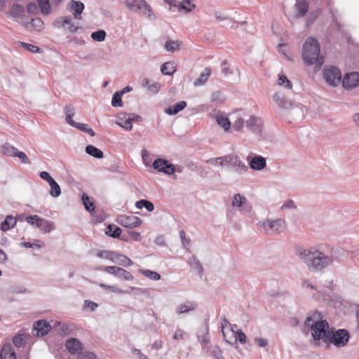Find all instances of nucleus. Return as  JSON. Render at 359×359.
<instances>
[{
    "label": "nucleus",
    "mask_w": 359,
    "mask_h": 359,
    "mask_svg": "<svg viewBox=\"0 0 359 359\" xmlns=\"http://www.w3.org/2000/svg\"><path fill=\"white\" fill-rule=\"evenodd\" d=\"M301 258L311 270H321L324 267L330 264L332 259L325 256L318 250L311 252L310 250H304L301 253Z\"/></svg>",
    "instance_id": "1"
},
{
    "label": "nucleus",
    "mask_w": 359,
    "mask_h": 359,
    "mask_svg": "<svg viewBox=\"0 0 359 359\" xmlns=\"http://www.w3.org/2000/svg\"><path fill=\"white\" fill-rule=\"evenodd\" d=\"M319 55L320 46L317 40L311 37L308 38L303 46V60L309 65L317 64L320 66L323 63V60Z\"/></svg>",
    "instance_id": "2"
},
{
    "label": "nucleus",
    "mask_w": 359,
    "mask_h": 359,
    "mask_svg": "<svg viewBox=\"0 0 359 359\" xmlns=\"http://www.w3.org/2000/svg\"><path fill=\"white\" fill-rule=\"evenodd\" d=\"M305 325L307 327L311 326V334L315 339H323L327 342L331 337V330H330L329 325L326 320L316 321L313 323L310 316L306 318Z\"/></svg>",
    "instance_id": "3"
},
{
    "label": "nucleus",
    "mask_w": 359,
    "mask_h": 359,
    "mask_svg": "<svg viewBox=\"0 0 359 359\" xmlns=\"http://www.w3.org/2000/svg\"><path fill=\"white\" fill-rule=\"evenodd\" d=\"M65 112L66 115V121L72 126L79 129L81 131L86 132L88 133L90 136H95V133L94 130L89 128L88 124L85 123H79L75 122L72 117L74 116V108L71 105H68L65 107Z\"/></svg>",
    "instance_id": "4"
},
{
    "label": "nucleus",
    "mask_w": 359,
    "mask_h": 359,
    "mask_svg": "<svg viewBox=\"0 0 359 359\" xmlns=\"http://www.w3.org/2000/svg\"><path fill=\"white\" fill-rule=\"evenodd\" d=\"M323 76L327 83L333 86H337L341 81V72L338 68L334 67L325 68Z\"/></svg>",
    "instance_id": "5"
},
{
    "label": "nucleus",
    "mask_w": 359,
    "mask_h": 359,
    "mask_svg": "<svg viewBox=\"0 0 359 359\" xmlns=\"http://www.w3.org/2000/svg\"><path fill=\"white\" fill-rule=\"evenodd\" d=\"M126 5L131 11H142L143 13L149 18L153 15L150 6L144 0H126Z\"/></svg>",
    "instance_id": "6"
},
{
    "label": "nucleus",
    "mask_w": 359,
    "mask_h": 359,
    "mask_svg": "<svg viewBox=\"0 0 359 359\" xmlns=\"http://www.w3.org/2000/svg\"><path fill=\"white\" fill-rule=\"evenodd\" d=\"M103 270L107 273L114 275L120 279L125 280H133L134 279V276L129 271L118 266H104Z\"/></svg>",
    "instance_id": "7"
},
{
    "label": "nucleus",
    "mask_w": 359,
    "mask_h": 359,
    "mask_svg": "<svg viewBox=\"0 0 359 359\" xmlns=\"http://www.w3.org/2000/svg\"><path fill=\"white\" fill-rule=\"evenodd\" d=\"M215 161H219V163L221 165H223L224 164L227 163H232L236 168H237V170H239L241 172L242 171H246L248 169V167L245 165L244 163H243L238 156H233L231 155L225 156L221 158H216Z\"/></svg>",
    "instance_id": "8"
},
{
    "label": "nucleus",
    "mask_w": 359,
    "mask_h": 359,
    "mask_svg": "<svg viewBox=\"0 0 359 359\" xmlns=\"http://www.w3.org/2000/svg\"><path fill=\"white\" fill-rule=\"evenodd\" d=\"M263 227L267 233H279L285 230V222L280 219L264 222Z\"/></svg>",
    "instance_id": "9"
},
{
    "label": "nucleus",
    "mask_w": 359,
    "mask_h": 359,
    "mask_svg": "<svg viewBox=\"0 0 359 359\" xmlns=\"http://www.w3.org/2000/svg\"><path fill=\"white\" fill-rule=\"evenodd\" d=\"M117 222L121 226L131 229L139 226L142 223L141 219L138 217L133 215H119L117 219Z\"/></svg>",
    "instance_id": "10"
},
{
    "label": "nucleus",
    "mask_w": 359,
    "mask_h": 359,
    "mask_svg": "<svg viewBox=\"0 0 359 359\" xmlns=\"http://www.w3.org/2000/svg\"><path fill=\"white\" fill-rule=\"evenodd\" d=\"M349 334L345 330H339L335 333L331 331V337L328 340L337 346H344L348 341Z\"/></svg>",
    "instance_id": "11"
},
{
    "label": "nucleus",
    "mask_w": 359,
    "mask_h": 359,
    "mask_svg": "<svg viewBox=\"0 0 359 359\" xmlns=\"http://www.w3.org/2000/svg\"><path fill=\"white\" fill-rule=\"evenodd\" d=\"M153 167L158 172H162L167 175H171L175 171L174 165L162 158L156 159L153 163Z\"/></svg>",
    "instance_id": "12"
},
{
    "label": "nucleus",
    "mask_w": 359,
    "mask_h": 359,
    "mask_svg": "<svg viewBox=\"0 0 359 359\" xmlns=\"http://www.w3.org/2000/svg\"><path fill=\"white\" fill-rule=\"evenodd\" d=\"M359 84V74L357 72H351L346 74L342 81V85L344 88L351 89L356 87Z\"/></svg>",
    "instance_id": "13"
},
{
    "label": "nucleus",
    "mask_w": 359,
    "mask_h": 359,
    "mask_svg": "<svg viewBox=\"0 0 359 359\" xmlns=\"http://www.w3.org/2000/svg\"><path fill=\"white\" fill-rule=\"evenodd\" d=\"M50 330V325L46 320H39L34 325L33 334L36 336H44Z\"/></svg>",
    "instance_id": "14"
},
{
    "label": "nucleus",
    "mask_w": 359,
    "mask_h": 359,
    "mask_svg": "<svg viewBox=\"0 0 359 359\" xmlns=\"http://www.w3.org/2000/svg\"><path fill=\"white\" fill-rule=\"evenodd\" d=\"M222 332L223 334V337L224 340L230 344H234L236 343V332L231 327L230 325H222Z\"/></svg>",
    "instance_id": "15"
},
{
    "label": "nucleus",
    "mask_w": 359,
    "mask_h": 359,
    "mask_svg": "<svg viewBox=\"0 0 359 359\" xmlns=\"http://www.w3.org/2000/svg\"><path fill=\"white\" fill-rule=\"evenodd\" d=\"M133 118L129 114H121L117 117L116 123L126 130H131L133 128Z\"/></svg>",
    "instance_id": "16"
},
{
    "label": "nucleus",
    "mask_w": 359,
    "mask_h": 359,
    "mask_svg": "<svg viewBox=\"0 0 359 359\" xmlns=\"http://www.w3.org/2000/svg\"><path fill=\"white\" fill-rule=\"evenodd\" d=\"M66 348L72 354L79 353L83 348L81 343L75 338H71L66 341Z\"/></svg>",
    "instance_id": "17"
},
{
    "label": "nucleus",
    "mask_w": 359,
    "mask_h": 359,
    "mask_svg": "<svg viewBox=\"0 0 359 359\" xmlns=\"http://www.w3.org/2000/svg\"><path fill=\"white\" fill-rule=\"evenodd\" d=\"M25 28L30 32H39L43 29V22L40 18H34L25 24Z\"/></svg>",
    "instance_id": "18"
},
{
    "label": "nucleus",
    "mask_w": 359,
    "mask_h": 359,
    "mask_svg": "<svg viewBox=\"0 0 359 359\" xmlns=\"http://www.w3.org/2000/svg\"><path fill=\"white\" fill-rule=\"evenodd\" d=\"M1 359H16L15 353L10 344L4 345L1 351Z\"/></svg>",
    "instance_id": "19"
},
{
    "label": "nucleus",
    "mask_w": 359,
    "mask_h": 359,
    "mask_svg": "<svg viewBox=\"0 0 359 359\" xmlns=\"http://www.w3.org/2000/svg\"><path fill=\"white\" fill-rule=\"evenodd\" d=\"M266 165V160L262 156H255L250 161V166L253 170H260Z\"/></svg>",
    "instance_id": "20"
},
{
    "label": "nucleus",
    "mask_w": 359,
    "mask_h": 359,
    "mask_svg": "<svg viewBox=\"0 0 359 359\" xmlns=\"http://www.w3.org/2000/svg\"><path fill=\"white\" fill-rule=\"evenodd\" d=\"M113 262L118 264L119 265L126 267L132 266L133 264V262L130 258H128L126 255L117 254L116 252L113 259Z\"/></svg>",
    "instance_id": "21"
},
{
    "label": "nucleus",
    "mask_w": 359,
    "mask_h": 359,
    "mask_svg": "<svg viewBox=\"0 0 359 359\" xmlns=\"http://www.w3.org/2000/svg\"><path fill=\"white\" fill-rule=\"evenodd\" d=\"M187 106V102L184 101H181L173 106H170L169 107L165 109L166 114L170 115L177 114L179 111L184 109Z\"/></svg>",
    "instance_id": "22"
},
{
    "label": "nucleus",
    "mask_w": 359,
    "mask_h": 359,
    "mask_svg": "<svg viewBox=\"0 0 359 359\" xmlns=\"http://www.w3.org/2000/svg\"><path fill=\"white\" fill-rule=\"evenodd\" d=\"M72 11L74 18L78 20L81 19V13L84 9V5L80 1H73L71 6Z\"/></svg>",
    "instance_id": "23"
},
{
    "label": "nucleus",
    "mask_w": 359,
    "mask_h": 359,
    "mask_svg": "<svg viewBox=\"0 0 359 359\" xmlns=\"http://www.w3.org/2000/svg\"><path fill=\"white\" fill-rule=\"evenodd\" d=\"M17 223L15 217L11 215H8L4 222L1 224V230L7 231L13 228Z\"/></svg>",
    "instance_id": "24"
},
{
    "label": "nucleus",
    "mask_w": 359,
    "mask_h": 359,
    "mask_svg": "<svg viewBox=\"0 0 359 359\" xmlns=\"http://www.w3.org/2000/svg\"><path fill=\"white\" fill-rule=\"evenodd\" d=\"M161 72L164 75H172L176 72V65L173 62H167L162 65Z\"/></svg>",
    "instance_id": "25"
},
{
    "label": "nucleus",
    "mask_w": 359,
    "mask_h": 359,
    "mask_svg": "<svg viewBox=\"0 0 359 359\" xmlns=\"http://www.w3.org/2000/svg\"><path fill=\"white\" fill-rule=\"evenodd\" d=\"M216 121L219 126L224 128L225 132H228L229 130L231 122L226 116L222 114H218L216 116Z\"/></svg>",
    "instance_id": "26"
},
{
    "label": "nucleus",
    "mask_w": 359,
    "mask_h": 359,
    "mask_svg": "<svg viewBox=\"0 0 359 359\" xmlns=\"http://www.w3.org/2000/svg\"><path fill=\"white\" fill-rule=\"evenodd\" d=\"M295 6L297 11V15L299 17L304 15L308 11L309 5L304 0L297 1Z\"/></svg>",
    "instance_id": "27"
},
{
    "label": "nucleus",
    "mask_w": 359,
    "mask_h": 359,
    "mask_svg": "<svg viewBox=\"0 0 359 359\" xmlns=\"http://www.w3.org/2000/svg\"><path fill=\"white\" fill-rule=\"evenodd\" d=\"M211 74V71L209 68H205L204 72L200 75V77L195 80L194 86H198L204 84Z\"/></svg>",
    "instance_id": "28"
},
{
    "label": "nucleus",
    "mask_w": 359,
    "mask_h": 359,
    "mask_svg": "<svg viewBox=\"0 0 359 359\" xmlns=\"http://www.w3.org/2000/svg\"><path fill=\"white\" fill-rule=\"evenodd\" d=\"M122 230L121 228L118 227L117 226L109 224L107 227L106 233L109 235V236L114 237V238H118L120 235L121 234Z\"/></svg>",
    "instance_id": "29"
},
{
    "label": "nucleus",
    "mask_w": 359,
    "mask_h": 359,
    "mask_svg": "<svg viewBox=\"0 0 359 359\" xmlns=\"http://www.w3.org/2000/svg\"><path fill=\"white\" fill-rule=\"evenodd\" d=\"M196 6L191 0H182L179 6V11H184L186 13L192 11Z\"/></svg>",
    "instance_id": "30"
},
{
    "label": "nucleus",
    "mask_w": 359,
    "mask_h": 359,
    "mask_svg": "<svg viewBox=\"0 0 359 359\" xmlns=\"http://www.w3.org/2000/svg\"><path fill=\"white\" fill-rule=\"evenodd\" d=\"M86 151L89 155L97 158H101L103 156V152L93 145H88Z\"/></svg>",
    "instance_id": "31"
},
{
    "label": "nucleus",
    "mask_w": 359,
    "mask_h": 359,
    "mask_svg": "<svg viewBox=\"0 0 359 359\" xmlns=\"http://www.w3.org/2000/svg\"><path fill=\"white\" fill-rule=\"evenodd\" d=\"M50 190V194L51 196L56 198L58 197L61 194V189L59 186V184L55 182V180L53 179L50 183H49Z\"/></svg>",
    "instance_id": "32"
},
{
    "label": "nucleus",
    "mask_w": 359,
    "mask_h": 359,
    "mask_svg": "<svg viewBox=\"0 0 359 359\" xmlns=\"http://www.w3.org/2000/svg\"><path fill=\"white\" fill-rule=\"evenodd\" d=\"M135 207L138 209L145 208L148 211L151 212L154 209V206L152 203L147 200H140L135 203Z\"/></svg>",
    "instance_id": "33"
},
{
    "label": "nucleus",
    "mask_w": 359,
    "mask_h": 359,
    "mask_svg": "<svg viewBox=\"0 0 359 359\" xmlns=\"http://www.w3.org/2000/svg\"><path fill=\"white\" fill-rule=\"evenodd\" d=\"M44 220H45L44 219L40 218L37 215H29V216L27 217V218H26V221L29 224H30L32 225L35 224L39 228L41 227V226L42 225V223L43 222Z\"/></svg>",
    "instance_id": "34"
},
{
    "label": "nucleus",
    "mask_w": 359,
    "mask_h": 359,
    "mask_svg": "<svg viewBox=\"0 0 359 359\" xmlns=\"http://www.w3.org/2000/svg\"><path fill=\"white\" fill-rule=\"evenodd\" d=\"M96 255L99 258L108 259L113 262L115 252L109 250H100L97 252Z\"/></svg>",
    "instance_id": "35"
},
{
    "label": "nucleus",
    "mask_w": 359,
    "mask_h": 359,
    "mask_svg": "<svg viewBox=\"0 0 359 359\" xmlns=\"http://www.w3.org/2000/svg\"><path fill=\"white\" fill-rule=\"evenodd\" d=\"M2 153L9 156H15L17 152V149L13 146L8 144H5L1 147Z\"/></svg>",
    "instance_id": "36"
},
{
    "label": "nucleus",
    "mask_w": 359,
    "mask_h": 359,
    "mask_svg": "<svg viewBox=\"0 0 359 359\" xmlns=\"http://www.w3.org/2000/svg\"><path fill=\"white\" fill-rule=\"evenodd\" d=\"M42 13L47 15L50 12V6L49 0H37Z\"/></svg>",
    "instance_id": "37"
},
{
    "label": "nucleus",
    "mask_w": 359,
    "mask_h": 359,
    "mask_svg": "<svg viewBox=\"0 0 359 359\" xmlns=\"http://www.w3.org/2000/svg\"><path fill=\"white\" fill-rule=\"evenodd\" d=\"M82 201L86 209L89 211H93L95 210L94 203L90 201V198L86 194H83L82 196Z\"/></svg>",
    "instance_id": "38"
},
{
    "label": "nucleus",
    "mask_w": 359,
    "mask_h": 359,
    "mask_svg": "<svg viewBox=\"0 0 359 359\" xmlns=\"http://www.w3.org/2000/svg\"><path fill=\"white\" fill-rule=\"evenodd\" d=\"M140 272L144 275L145 277L149 278V279L157 280L161 278V276L153 271L147 270V269H140Z\"/></svg>",
    "instance_id": "39"
},
{
    "label": "nucleus",
    "mask_w": 359,
    "mask_h": 359,
    "mask_svg": "<svg viewBox=\"0 0 359 359\" xmlns=\"http://www.w3.org/2000/svg\"><path fill=\"white\" fill-rule=\"evenodd\" d=\"M245 202H246V198L244 196H241V194H236L233 197V200L232 201V205L233 207L240 208Z\"/></svg>",
    "instance_id": "40"
},
{
    "label": "nucleus",
    "mask_w": 359,
    "mask_h": 359,
    "mask_svg": "<svg viewBox=\"0 0 359 359\" xmlns=\"http://www.w3.org/2000/svg\"><path fill=\"white\" fill-rule=\"evenodd\" d=\"M71 17H65L63 18V26L65 25H67L68 27H67V29L71 32L74 33L77 31L78 27L75 26L72 22H71Z\"/></svg>",
    "instance_id": "41"
},
{
    "label": "nucleus",
    "mask_w": 359,
    "mask_h": 359,
    "mask_svg": "<svg viewBox=\"0 0 359 359\" xmlns=\"http://www.w3.org/2000/svg\"><path fill=\"white\" fill-rule=\"evenodd\" d=\"M106 37V32L104 30H99L91 34V38L96 41H103Z\"/></svg>",
    "instance_id": "42"
},
{
    "label": "nucleus",
    "mask_w": 359,
    "mask_h": 359,
    "mask_svg": "<svg viewBox=\"0 0 359 359\" xmlns=\"http://www.w3.org/2000/svg\"><path fill=\"white\" fill-rule=\"evenodd\" d=\"M278 85L284 86L285 88L292 89V84L285 75H280L278 78Z\"/></svg>",
    "instance_id": "43"
},
{
    "label": "nucleus",
    "mask_w": 359,
    "mask_h": 359,
    "mask_svg": "<svg viewBox=\"0 0 359 359\" xmlns=\"http://www.w3.org/2000/svg\"><path fill=\"white\" fill-rule=\"evenodd\" d=\"M24 13V8L20 5H14L13 6L11 10V15L14 17H20Z\"/></svg>",
    "instance_id": "44"
},
{
    "label": "nucleus",
    "mask_w": 359,
    "mask_h": 359,
    "mask_svg": "<svg viewBox=\"0 0 359 359\" xmlns=\"http://www.w3.org/2000/svg\"><path fill=\"white\" fill-rule=\"evenodd\" d=\"M165 48L168 51H175L179 49L180 43L177 41H168L165 43Z\"/></svg>",
    "instance_id": "45"
},
{
    "label": "nucleus",
    "mask_w": 359,
    "mask_h": 359,
    "mask_svg": "<svg viewBox=\"0 0 359 359\" xmlns=\"http://www.w3.org/2000/svg\"><path fill=\"white\" fill-rule=\"evenodd\" d=\"M13 344L17 347H22L23 346L25 343V337L23 334H18L16 335L13 340Z\"/></svg>",
    "instance_id": "46"
},
{
    "label": "nucleus",
    "mask_w": 359,
    "mask_h": 359,
    "mask_svg": "<svg viewBox=\"0 0 359 359\" xmlns=\"http://www.w3.org/2000/svg\"><path fill=\"white\" fill-rule=\"evenodd\" d=\"M111 104L114 107H121L123 102L121 100V93L116 92L112 97Z\"/></svg>",
    "instance_id": "47"
},
{
    "label": "nucleus",
    "mask_w": 359,
    "mask_h": 359,
    "mask_svg": "<svg viewBox=\"0 0 359 359\" xmlns=\"http://www.w3.org/2000/svg\"><path fill=\"white\" fill-rule=\"evenodd\" d=\"M100 286L106 290H108L109 292H115V293H124L125 292L121 290V289H119L115 286H111V285H106V284H104V283H100Z\"/></svg>",
    "instance_id": "48"
},
{
    "label": "nucleus",
    "mask_w": 359,
    "mask_h": 359,
    "mask_svg": "<svg viewBox=\"0 0 359 359\" xmlns=\"http://www.w3.org/2000/svg\"><path fill=\"white\" fill-rule=\"evenodd\" d=\"M53 229H54L53 224L46 220V219L43 221V222L42 223V225L40 227V229L44 233L50 232Z\"/></svg>",
    "instance_id": "49"
},
{
    "label": "nucleus",
    "mask_w": 359,
    "mask_h": 359,
    "mask_svg": "<svg viewBox=\"0 0 359 359\" xmlns=\"http://www.w3.org/2000/svg\"><path fill=\"white\" fill-rule=\"evenodd\" d=\"M273 100L280 107H283L285 104V100L280 93H275L273 95Z\"/></svg>",
    "instance_id": "50"
},
{
    "label": "nucleus",
    "mask_w": 359,
    "mask_h": 359,
    "mask_svg": "<svg viewBox=\"0 0 359 359\" xmlns=\"http://www.w3.org/2000/svg\"><path fill=\"white\" fill-rule=\"evenodd\" d=\"M244 126V120L241 117H238L233 124V128L236 131H240Z\"/></svg>",
    "instance_id": "51"
},
{
    "label": "nucleus",
    "mask_w": 359,
    "mask_h": 359,
    "mask_svg": "<svg viewBox=\"0 0 359 359\" xmlns=\"http://www.w3.org/2000/svg\"><path fill=\"white\" fill-rule=\"evenodd\" d=\"M21 45L25 49H27V50H29L32 53H38L40 50V48L38 46L32 45V44L22 42Z\"/></svg>",
    "instance_id": "52"
},
{
    "label": "nucleus",
    "mask_w": 359,
    "mask_h": 359,
    "mask_svg": "<svg viewBox=\"0 0 359 359\" xmlns=\"http://www.w3.org/2000/svg\"><path fill=\"white\" fill-rule=\"evenodd\" d=\"M15 156L18 157L20 159V161L24 163L29 164L31 163L26 154L23 151L17 150Z\"/></svg>",
    "instance_id": "53"
},
{
    "label": "nucleus",
    "mask_w": 359,
    "mask_h": 359,
    "mask_svg": "<svg viewBox=\"0 0 359 359\" xmlns=\"http://www.w3.org/2000/svg\"><path fill=\"white\" fill-rule=\"evenodd\" d=\"M236 341H240L241 344H245L246 343V335L242 330H238L236 332Z\"/></svg>",
    "instance_id": "54"
},
{
    "label": "nucleus",
    "mask_w": 359,
    "mask_h": 359,
    "mask_svg": "<svg viewBox=\"0 0 359 359\" xmlns=\"http://www.w3.org/2000/svg\"><path fill=\"white\" fill-rule=\"evenodd\" d=\"M84 307L93 311L97 307V304L93 302L86 300L84 302Z\"/></svg>",
    "instance_id": "55"
},
{
    "label": "nucleus",
    "mask_w": 359,
    "mask_h": 359,
    "mask_svg": "<svg viewBox=\"0 0 359 359\" xmlns=\"http://www.w3.org/2000/svg\"><path fill=\"white\" fill-rule=\"evenodd\" d=\"M39 175H40L41 178L47 181L48 182V184L53 180V178L46 171L41 172Z\"/></svg>",
    "instance_id": "56"
},
{
    "label": "nucleus",
    "mask_w": 359,
    "mask_h": 359,
    "mask_svg": "<svg viewBox=\"0 0 359 359\" xmlns=\"http://www.w3.org/2000/svg\"><path fill=\"white\" fill-rule=\"evenodd\" d=\"M79 359H96V356L93 353L85 352L79 356Z\"/></svg>",
    "instance_id": "57"
},
{
    "label": "nucleus",
    "mask_w": 359,
    "mask_h": 359,
    "mask_svg": "<svg viewBox=\"0 0 359 359\" xmlns=\"http://www.w3.org/2000/svg\"><path fill=\"white\" fill-rule=\"evenodd\" d=\"M161 85L158 83H154L149 86L148 89L152 93H157L160 89Z\"/></svg>",
    "instance_id": "58"
},
{
    "label": "nucleus",
    "mask_w": 359,
    "mask_h": 359,
    "mask_svg": "<svg viewBox=\"0 0 359 359\" xmlns=\"http://www.w3.org/2000/svg\"><path fill=\"white\" fill-rule=\"evenodd\" d=\"M255 342L260 346V347H265L268 344V341L265 339L262 338H256Z\"/></svg>",
    "instance_id": "59"
},
{
    "label": "nucleus",
    "mask_w": 359,
    "mask_h": 359,
    "mask_svg": "<svg viewBox=\"0 0 359 359\" xmlns=\"http://www.w3.org/2000/svg\"><path fill=\"white\" fill-rule=\"evenodd\" d=\"M257 121V118L251 117L250 120L247 121V126L252 129L253 125H255Z\"/></svg>",
    "instance_id": "60"
},
{
    "label": "nucleus",
    "mask_w": 359,
    "mask_h": 359,
    "mask_svg": "<svg viewBox=\"0 0 359 359\" xmlns=\"http://www.w3.org/2000/svg\"><path fill=\"white\" fill-rule=\"evenodd\" d=\"M179 313H184V312H187V311H189V310L192 309V308L188 305H181L180 307H179Z\"/></svg>",
    "instance_id": "61"
},
{
    "label": "nucleus",
    "mask_w": 359,
    "mask_h": 359,
    "mask_svg": "<svg viewBox=\"0 0 359 359\" xmlns=\"http://www.w3.org/2000/svg\"><path fill=\"white\" fill-rule=\"evenodd\" d=\"M193 260L194 261L195 267L198 271V273H201L203 271V267L200 262L198 261H196V258L193 257ZM191 264H194V263H191Z\"/></svg>",
    "instance_id": "62"
},
{
    "label": "nucleus",
    "mask_w": 359,
    "mask_h": 359,
    "mask_svg": "<svg viewBox=\"0 0 359 359\" xmlns=\"http://www.w3.org/2000/svg\"><path fill=\"white\" fill-rule=\"evenodd\" d=\"M27 8L29 13H34L36 10V6L34 3H30L27 5Z\"/></svg>",
    "instance_id": "63"
},
{
    "label": "nucleus",
    "mask_w": 359,
    "mask_h": 359,
    "mask_svg": "<svg viewBox=\"0 0 359 359\" xmlns=\"http://www.w3.org/2000/svg\"><path fill=\"white\" fill-rule=\"evenodd\" d=\"M294 202L292 201H287L282 205V209L294 208Z\"/></svg>",
    "instance_id": "64"
}]
</instances>
